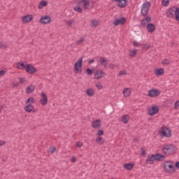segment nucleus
<instances>
[{
    "label": "nucleus",
    "mask_w": 179,
    "mask_h": 179,
    "mask_svg": "<svg viewBox=\"0 0 179 179\" xmlns=\"http://www.w3.org/2000/svg\"><path fill=\"white\" fill-rule=\"evenodd\" d=\"M98 136H101V135H104V131L103 130L100 129L97 131Z\"/></svg>",
    "instance_id": "c03bdc74"
},
{
    "label": "nucleus",
    "mask_w": 179,
    "mask_h": 179,
    "mask_svg": "<svg viewBox=\"0 0 179 179\" xmlns=\"http://www.w3.org/2000/svg\"><path fill=\"white\" fill-rule=\"evenodd\" d=\"M123 95L124 97H129L131 96V89L130 88H124L123 90Z\"/></svg>",
    "instance_id": "bb28decb"
},
{
    "label": "nucleus",
    "mask_w": 179,
    "mask_h": 179,
    "mask_svg": "<svg viewBox=\"0 0 179 179\" xmlns=\"http://www.w3.org/2000/svg\"><path fill=\"white\" fill-rule=\"evenodd\" d=\"M108 68L110 69H114L115 68V65H114V64H109V65H108Z\"/></svg>",
    "instance_id": "603ef678"
},
{
    "label": "nucleus",
    "mask_w": 179,
    "mask_h": 179,
    "mask_svg": "<svg viewBox=\"0 0 179 179\" xmlns=\"http://www.w3.org/2000/svg\"><path fill=\"white\" fill-rule=\"evenodd\" d=\"M95 142H96V143H98V145H104L106 140H104V138H103L101 136H97L95 139Z\"/></svg>",
    "instance_id": "a878e982"
},
{
    "label": "nucleus",
    "mask_w": 179,
    "mask_h": 179,
    "mask_svg": "<svg viewBox=\"0 0 179 179\" xmlns=\"http://www.w3.org/2000/svg\"><path fill=\"white\" fill-rule=\"evenodd\" d=\"M122 75H127V71L122 70L119 72L118 76H122Z\"/></svg>",
    "instance_id": "a19ab883"
},
{
    "label": "nucleus",
    "mask_w": 179,
    "mask_h": 179,
    "mask_svg": "<svg viewBox=\"0 0 179 179\" xmlns=\"http://www.w3.org/2000/svg\"><path fill=\"white\" fill-rule=\"evenodd\" d=\"M44 6H47V1H42L38 6V9H43Z\"/></svg>",
    "instance_id": "2f4dec72"
},
{
    "label": "nucleus",
    "mask_w": 179,
    "mask_h": 179,
    "mask_svg": "<svg viewBox=\"0 0 179 179\" xmlns=\"http://www.w3.org/2000/svg\"><path fill=\"white\" fill-rule=\"evenodd\" d=\"M0 48L3 49V48H6V45L0 43Z\"/></svg>",
    "instance_id": "864d4df0"
},
{
    "label": "nucleus",
    "mask_w": 179,
    "mask_h": 179,
    "mask_svg": "<svg viewBox=\"0 0 179 179\" xmlns=\"http://www.w3.org/2000/svg\"><path fill=\"white\" fill-rule=\"evenodd\" d=\"M128 121H129V117L128 115H124L122 117V122L124 124H128Z\"/></svg>",
    "instance_id": "72a5a7b5"
},
{
    "label": "nucleus",
    "mask_w": 179,
    "mask_h": 179,
    "mask_svg": "<svg viewBox=\"0 0 179 179\" xmlns=\"http://www.w3.org/2000/svg\"><path fill=\"white\" fill-rule=\"evenodd\" d=\"M33 20V15H27L22 17L23 23H30Z\"/></svg>",
    "instance_id": "ddd939ff"
},
{
    "label": "nucleus",
    "mask_w": 179,
    "mask_h": 179,
    "mask_svg": "<svg viewBox=\"0 0 179 179\" xmlns=\"http://www.w3.org/2000/svg\"><path fill=\"white\" fill-rule=\"evenodd\" d=\"M149 97H157L160 96V91L157 89H152L148 91Z\"/></svg>",
    "instance_id": "6e6552de"
},
{
    "label": "nucleus",
    "mask_w": 179,
    "mask_h": 179,
    "mask_svg": "<svg viewBox=\"0 0 179 179\" xmlns=\"http://www.w3.org/2000/svg\"><path fill=\"white\" fill-rule=\"evenodd\" d=\"M99 24H100V21H99V20H91L90 26L92 29H95Z\"/></svg>",
    "instance_id": "2eb2a0df"
},
{
    "label": "nucleus",
    "mask_w": 179,
    "mask_h": 179,
    "mask_svg": "<svg viewBox=\"0 0 179 179\" xmlns=\"http://www.w3.org/2000/svg\"><path fill=\"white\" fill-rule=\"evenodd\" d=\"M104 76H106V73L104 71H103V70H98V71H96V72L94 74V78L96 80L103 79V78H104Z\"/></svg>",
    "instance_id": "9d476101"
},
{
    "label": "nucleus",
    "mask_w": 179,
    "mask_h": 179,
    "mask_svg": "<svg viewBox=\"0 0 179 179\" xmlns=\"http://www.w3.org/2000/svg\"><path fill=\"white\" fill-rule=\"evenodd\" d=\"M174 152V146L172 145H166L162 148V153L164 155H166V156H169Z\"/></svg>",
    "instance_id": "20e7f679"
},
{
    "label": "nucleus",
    "mask_w": 179,
    "mask_h": 179,
    "mask_svg": "<svg viewBox=\"0 0 179 179\" xmlns=\"http://www.w3.org/2000/svg\"><path fill=\"white\" fill-rule=\"evenodd\" d=\"M162 64H163V65H169L170 64V59H164L162 61Z\"/></svg>",
    "instance_id": "4c0bfd02"
},
{
    "label": "nucleus",
    "mask_w": 179,
    "mask_h": 179,
    "mask_svg": "<svg viewBox=\"0 0 179 179\" xmlns=\"http://www.w3.org/2000/svg\"><path fill=\"white\" fill-rule=\"evenodd\" d=\"M93 62H94V59H91L88 62V64H93Z\"/></svg>",
    "instance_id": "680f3d73"
},
{
    "label": "nucleus",
    "mask_w": 179,
    "mask_h": 179,
    "mask_svg": "<svg viewBox=\"0 0 179 179\" xmlns=\"http://www.w3.org/2000/svg\"><path fill=\"white\" fill-rule=\"evenodd\" d=\"M86 94L89 97H93L94 96V90L90 88L86 90Z\"/></svg>",
    "instance_id": "c756f323"
},
{
    "label": "nucleus",
    "mask_w": 179,
    "mask_h": 179,
    "mask_svg": "<svg viewBox=\"0 0 179 179\" xmlns=\"http://www.w3.org/2000/svg\"><path fill=\"white\" fill-rule=\"evenodd\" d=\"M25 71L27 72V73H30L31 75H33L37 72V69H36L31 64H27Z\"/></svg>",
    "instance_id": "0eeeda50"
},
{
    "label": "nucleus",
    "mask_w": 179,
    "mask_h": 179,
    "mask_svg": "<svg viewBox=\"0 0 179 179\" xmlns=\"http://www.w3.org/2000/svg\"><path fill=\"white\" fill-rule=\"evenodd\" d=\"M118 2L119 8H125L127 6V0H115Z\"/></svg>",
    "instance_id": "412c9836"
},
{
    "label": "nucleus",
    "mask_w": 179,
    "mask_h": 179,
    "mask_svg": "<svg viewBox=\"0 0 179 179\" xmlns=\"http://www.w3.org/2000/svg\"><path fill=\"white\" fill-rule=\"evenodd\" d=\"M55 150H57V148H55V147L52 148L50 149V153L52 155V153H54Z\"/></svg>",
    "instance_id": "5fc2aeb1"
},
{
    "label": "nucleus",
    "mask_w": 179,
    "mask_h": 179,
    "mask_svg": "<svg viewBox=\"0 0 179 179\" xmlns=\"http://www.w3.org/2000/svg\"><path fill=\"white\" fill-rule=\"evenodd\" d=\"M175 166H176V169H179V162H176Z\"/></svg>",
    "instance_id": "052dcab7"
},
{
    "label": "nucleus",
    "mask_w": 179,
    "mask_h": 179,
    "mask_svg": "<svg viewBox=\"0 0 179 179\" xmlns=\"http://www.w3.org/2000/svg\"><path fill=\"white\" fill-rule=\"evenodd\" d=\"M74 10L78 12V13H82V8L80 7H75Z\"/></svg>",
    "instance_id": "37998d69"
},
{
    "label": "nucleus",
    "mask_w": 179,
    "mask_h": 179,
    "mask_svg": "<svg viewBox=\"0 0 179 179\" xmlns=\"http://www.w3.org/2000/svg\"><path fill=\"white\" fill-rule=\"evenodd\" d=\"M27 66V64H26V62H20L16 64V68L17 69H26V66Z\"/></svg>",
    "instance_id": "6ab92c4d"
},
{
    "label": "nucleus",
    "mask_w": 179,
    "mask_h": 179,
    "mask_svg": "<svg viewBox=\"0 0 179 179\" xmlns=\"http://www.w3.org/2000/svg\"><path fill=\"white\" fill-rule=\"evenodd\" d=\"M6 143V141H0V146H3Z\"/></svg>",
    "instance_id": "4d7b16f0"
},
{
    "label": "nucleus",
    "mask_w": 179,
    "mask_h": 179,
    "mask_svg": "<svg viewBox=\"0 0 179 179\" xmlns=\"http://www.w3.org/2000/svg\"><path fill=\"white\" fill-rule=\"evenodd\" d=\"M31 103H34V98L33 97L29 98L26 101V104H31Z\"/></svg>",
    "instance_id": "e433bc0d"
},
{
    "label": "nucleus",
    "mask_w": 179,
    "mask_h": 179,
    "mask_svg": "<svg viewBox=\"0 0 179 179\" xmlns=\"http://www.w3.org/2000/svg\"><path fill=\"white\" fill-rule=\"evenodd\" d=\"M143 48H145V50H149V48H150V45H149L148 43H145L143 45Z\"/></svg>",
    "instance_id": "de8ad7c7"
},
{
    "label": "nucleus",
    "mask_w": 179,
    "mask_h": 179,
    "mask_svg": "<svg viewBox=\"0 0 179 179\" xmlns=\"http://www.w3.org/2000/svg\"><path fill=\"white\" fill-rule=\"evenodd\" d=\"M19 80L20 83H24L26 82V80H24V78L20 77Z\"/></svg>",
    "instance_id": "3c124183"
},
{
    "label": "nucleus",
    "mask_w": 179,
    "mask_h": 179,
    "mask_svg": "<svg viewBox=\"0 0 179 179\" xmlns=\"http://www.w3.org/2000/svg\"><path fill=\"white\" fill-rule=\"evenodd\" d=\"M41 99H40L39 102L41 103L42 106H47L48 103V98L47 95L44 92L41 93Z\"/></svg>",
    "instance_id": "1a4fd4ad"
},
{
    "label": "nucleus",
    "mask_w": 179,
    "mask_h": 179,
    "mask_svg": "<svg viewBox=\"0 0 179 179\" xmlns=\"http://www.w3.org/2000/svg\"><path fill=\"white\" fill-rule=\"evenodd\" d=\"M99 63L102 65V66H107V58L104 57H99Z\"/></svg>",
    "instance_id": "4be33fe9"
},
{
    "label": "nucleus",
    "mask_w": 179,
    "mask_h": 179,
    "mask_svg": "<svg viewBox=\"0 0 179 179\" xmlns=\"http://www.w3.org/2000/svg\"><path fill=\"white\" fill-rule=\"evenodd\" d=\"M155 155L152 154L151 156H148L146 159V163L148 164H153V162H155Z\"/></svg>",
    "instance_id": "cd10ccee"
},
{
    "label": "nucleus",
    "mask_w": 179,
    "mask_h": 179,
    "mask_svg": "<svg viewBox=\"0 0 179 179\" xmlns=\"http://www.w3.org/2000/svg\"><path fill=\"white\" fill-rule=\"evenodd\" d=\"M75 23V20H70L66 22V24L69 27H72V25Z\"/></svg>",
    "instance_id": "f704fd0d"
},
{
    "label": "nucleus",
    "mask_w": 179,
    "mask_h": 179,
    "mask_svg": "<svg viewBox=\"0 0 179 179\" xmlns=\"http://www.w3.org/2000/svg\"><path fill=\"white\" fill-rule=\"evenodd\" d=\"M179 108V101H177L176 103H175V109L176 110H178Z\"/></svg>",
    "instance_id": "09e8293b"
},
{
    "label": "nucleus",
    "mask_w": 179,
    "mask_h": 179,
    "mask_svg": "<svg viewBox=\"0 0 179 179\" xmlns=\"http://www.w3.org/2000/svg\"><path fill=\"white\" fill-rule=\"evenodd\" d=\"M142 155L143 156H146V152H145L143 149H142Z\"/></svg>",
    "instance_id": "bf43d9fd"
},
{
    "label": "nucleus",
    "mask_w": 179,
    "mask_h": 179,
    "mask_svg": "<svg viewBox=\"0 0 179 179\" xmlns=\"http://www.w3.org/2000/svg\"><path fill=\"white\" fill-rule=\"evenodd\" d=\"M83 64V57H81L78 59V62L74 64L75 73H82V65Z\"/></svg>",
    "instance_id": "f03ea898"
},
{
    "label": "nucleus",
    "mask_w": 179,
    "mask_h": 179,
    "mask_svg": "<svg viewBox=\"0 0 179 179\" xmlns=\"http://www.w3.org/2000/svg\"><path fill=\"white\" fill-rule=\"evenodd\" d=\"M39 22L42 24H50L52 22V19L50 15H44L40 18Z\"/></svg>",
    "instance_id": "423d86ee"
},
{
    "label": "nucleus",
    "mask_w": 179,
    "mask_h": 179,
    "mask_svg": "<svg viewBox=\"0 0 179 179\" xmlns=\"http://www.w3.org/2000/svg\"><path fill=\"white\" fill-rule=\"evenodd\" d=\"M96 87H97L98 90H102L103 89V85H101V83H98L95 85Z\"/></svg>",
    "instance_id": "58836bf2"
},
{
    "label": "nucleus",
    "mask_w": 179,
    "mask_h": 179,
    "mask_svg": "<svg viewBox=\"0 0 179 179\" xmlns=\"http://www.w3.org/2000/svg\"><path fill=\"white\" fill-rule=\"evenodd\" d=\"M175 19H176V20L178 22H179V8H178V9L176 10V14L175 15Z\"/></svg>",
    "instance_id": "ea45409f"
},
{
    "label": "nucleus",
    "mask_w": 179,
    "mask_h": 179,
    "mask_svg": "<svg viewBox=\"0 0 179 179\" xmlns=\"http://www.w3.org/2000/svg\"><path fill=\"white\" fill-rule=\"evenodd\" d=\"M85 41V38H80L76 42V44L77 45H80V44H82V43H83Z\"/></svg>",
    "instance_id": "c9c22d12"
},
{
    "label": "nucleus",
    "mask_w": 179,
    "mask_h": 179,
    "mask_svg": "<svg viewBox=\"0 0 179 179\" xmlns=\"http://www.w3.org/2000/svg\"><path fill=\"white\" fill-rule=\"evenodd\" d=\"M71 162H72V163H75V162H76V157H73L71 158Z\"/></svg>",
    "instance_id": "13d9d810"
},
{
    "label": "nucleus",
    "mask_w": 179,
    "mask_h": 179,
    "mask_svg": "<svg viewBox=\"0 0 179 179\" xmlns=\"http://www.w3.org/2000/svg\"><path fill=\"white\" fill-rule=\"evenodd\" d=\"M159 132L162 138H171V130L167 127H162Z\"/></svg>",
    "instance_id": "f257e3e1"
},
{
    "label": "nucleus",
    "mask_w": 179,
    "mask_h": 179,
    "mask_svg": "<svg viewBox=\"0 0 179 179\" xmlns=\"http://www.w3.org/2000/svg\"><path fill=\"white\" fill-rule=\"evenodd\" d=\"M125 17H122L120 19L115 20L113 22L114 26H119V24H124L125 23Z\"/></svg>",
    "instance_id": "a211bd4d"
},
{
    "label": "nucleus",
    "mask_w": 179,
    "mask_h": 179,
    "mask_svg": "<svg viewBox=\"0 0 179 179\" xmlns=\"http://www.w3.org/2000/svg\"><path fill=\"white\" fill-rule=\"evenodd\" d=\"M147 30L148 33H153L156 30V27L152 23L148 24Z\"/></svg>",
    "instance_id": "aec40b11"
},
{
    "label": "nucleus",
    "mask_w": 179,
    "mask_h": 179,
    "mask_svg": "<svg viewBox=\"0 0 179 179\" xmlns=\"http://www.w3.org/2000/svg\"><path fill=\"white\" fill-rule=\"evenodd\" d=\"M80 5L83 6L84 9H89V5H90V1L89 0H81L79 2Z\"/></svg>",
    "instance_id": "4468645a"
},
{
    "label": "nucleus",
    "mask_w": 179,
    "mask_h": 179,
    "mask_svg": "<svg viewBox=\"0 0 179 179\" xmlns=\"http://www.w3.org/2000/svg\"><path fill=\"white\" fill-rule=\"evenodd\" d=\"M111 179H114V178H111Z\"/></svg>",
    "instance_id": "338daca9"
},
{
    "label": "nucleus",
    "mask_w": 179,
    "mask_h": 179,
    "mask_svg": "<svg viewBox=\"0 0 179 179\" xmlns=\"http://www.w3.org/2000/svg\"><path fill=\"white\" fill-rule=\"evenodd\" d=\"M137 52H138V50H131L129 53V57H131V58H134V57L136 55Z\"/></svg>",
    "instance_id": "473e14b6"
},
{
    "label": "nucleus",
    "mask_w": 179,
    "mask_h": 179,
    "mask_svg": "<svg viewBox=\"0 0 179 179\" xmlns=\"http://www.w3.org/2000/svg\"><path fill=\"white\" fill-rule=\"evenodd\" d=\"M162 5L163 6H169V0H163Z\"/></svg>",
    "instance_id": "79ce46f5"
},
{
    "label": "nucleus",
    "mask_w": 179,
    "mask_h": 179,
    "mask_svg": "<svg viewBox=\"0 0 179 179\" xmlns=\"http://www.w3.org/2000/svg\"><path fill=\"white\" fill-rule=\"evenodd\" d=\"M76 146L77 148H82V146H83V143L77 142V143H76Z\"/></svg>",
    "instance_id": "a18cd8bd"
},
{
    "label": "nucleus",
    "mask_w": 179,
    "mask_h": 179,
    "mask_svg": "<svg viewBox=\"0 0 179 179\" xmlns=\"http://www.w3.org/2000/svg\"><path fill=\"white\" fill-rule=\"evenodd\" d=\"M92 128H95L96 129L100 128L101 127V120H94L92 124Z\"/></svg>",
    "instance_id": "dca6fc26"
},
{
    "label": "nucleus",
    "mask_w": 179,
    "mask_h": 179,
    "mask_svg": "<svg viewBox=\"0 0 179 179\" xmlns=\"http://www.w3.org/2000/svg\"><path fill=\"white\" fill-rule=\"evenodd\" d=\"M159 113V108L157 106H152L148 109L150 115H155Z\"/></svg>",
    "instance_id": "9b49d317"
},
{
    "label": "nucleus",
    "mask_w": 179,
    "mask_h": 179,
    "mask_svg": "<svg viewBox=\"0 0 179 179\" xmlns=\"http://www.w3.org/2000/svg\"><path fill=\"white\" fill-rule=\"evenodd\" d=\"M16 86H18L17 84H14V87H16Z\"/></svg>",
    "instance_id": "0e129e2a"
},
{
    "label": "nucleus",
    "mask_w": 179,
    "mask_h": 179,
    "mask_svg": "<svg viewBox=\"0 0 179 179\" xmlns=\"http://www.w3.org/2000/svg\"><path fill=\"white\" fill-rule=\"evenodd\" d=\"M164 69H155V75H156V76H162V75H164Z\"/></svg>",
    "instance_id": "c85d7f7f"
},
{
    "label": "nucleus",
    "mask_w": 179,
    "mask_h": 179,
    "mask_svg": "<svg viewBox=\"0 0 179 179\" xmlns=\"http://www.w3.org/2000/svg\"><path fill=\"white\" fill-rule=\"evenodd\" d=\"M154 158L157 162H162V160H164V159H166V157L162 155V154H157L154 155Z\"/></svg>",
    "instance_id": "b1692460"
},
{
    "label": "nucleus",
    "mask_w": 179,
    "mask_h": 179,
    "mask_svg": "<svg viewBox=\"0 0 179 179\" xmlns=\"http://www.w3.org/2000/svg\"><path fill=\"white\" fill-rule=\"evenodd\" d=\"M32 111H33V113H37V109H34V110L33 109Z\"/></svg>",
    "instance_id": "e2e57ef3"
},
{
    "label": "nucleus",
    "mask_w": 179,
    "mask_h": 179,
    "mask_svg": "<svg viewBox=\"0 0 179 179\" xmlns=\"http://www.w3.org/2000/svg\"><path fill=\"white\" fill-rule=\"evenodd\" d=\"M34 89H36V87L33 85H30L27 87L26 93L27 94H30V93H33L34 92Z\"/></svg>",
    "instance_id": "5701e85b"
},
{
    "label": "nucleus",
    "mask_w": 179,
    "mask_h": 179,
    "mask_svg": "<svg viewBox=\"0 0 179 179\" xmlns=\"http://www.w3.org/2000/svg\"><path fill=\"white\" fill-rule=\"evenodd\" d=\"M178 8L176 7V6H173V7H171L169 8V15H171V17H176V15L177 13V9Z\"/></svg>",
    "instance_id": "f8f14e48"
},
{
    "label": "nucleus",
    "mask_w": 179,
    "mask_h": 179,
    "mask_svg": "<svg viewBox=\"0 0 179 179\" xmlns=\"http://www.w3.org/2000/svg\"><path fill=\"white\" fill-rule=\"evenodd\" d=\"M86 72L87 75H92L93 73V71H92L90 69H87Z\"/></svg>",
    "instance_id": "49530a36"
},
{
    "label": "nucleus",
    "mask_w": 179,
    "mask_h": 179,
    "mask_svg": "<svg viewBox=\"0 0 179 179\" xmlns=\"http://www.w3.org/2000/svg\"><path fill=\"white\" fill-rule=\"evenodd\" d=\"M164 169L166 173H171L174 171V166H173V162L171 161H165L164 163Z\"/></svg>",
    "instance_id": "7ed1b4c3"
},
{
    "label": "nucleus",
    "mask_w": 179,
    "mask_h": 179,
    "mask_svg": "<svg viewBox=\"0 0 179 179\" xmlns=\"http://www.w3.org/2000/svg\"><path fill=\"white\" fill-rule=\"evenodd\" d=\"M2 110V108H1V106H0V111Z\"/></svg>",
    "instance_id": "69168bd1"
},
{
    "label": "nucleus",
    "mask_w": 179,
    "mask_h": 179,
    "mask_svg": "<svg viewBox=\"0 0 179 179\" xmlns=\"http://www.w3.org/2000/svg\"><path fill=\"white\" fill-rule=\"evenodd\" d=\"M124 169H126V170H132L134 169V164H125L123 165Z\"/></svg>",
    "instance_id": "7c9ffc66"
},
{
    "label": "nucleus",
    "mask_w": 179,
    "mask_h": 179,
    "mask_svg": "<svg viewBox=\"0 0 179 179\" xmlns=\"http://www.w3.org/2000/svg\"><path fill=\"white\" fill-rule=\"evenodd\" d=\"M5 76V70H1L0 76Z\"/></svg>",
    "instance_id": "6e6d98bb"
},
{
    "label": "nucleus",
    "mask_w": 179,
    "mask_h": 179,
    "mask_svg": "<svg viewBox=\"0 0 179 179\" xmlns=\"http://www.w3.org/2000/svg\"><path fill=\"white\" fill-rule=\"evenodd\" d=\"M150 22H152V17H150V16L146 17L141 21L142 27H145V26H146V24Z\"/></svg>",
    "instance_id": "f3484780"
},
{
    "label": "nucleus",
    "mask_w": 179,
    "mask_h": 179,
    "mask_svg": "<svg viewBox=\"0 0 179 179\" xmlns=\"http://www.w3.org/2000/svg\"><path fill=\"white\" fill-rule=\"evenodd\" d=\"M149 8H150V2L146 1L143 3L141 8V15L143 16H147L148 13H149Z\"/></svg>",
    "instance_id": "39448f33"
},
{
    "label": "nucleus",
    "mask_w": 179,
    "mask_h": 179,
    "mask_svg": "<svg viewBox=\"0 0 179 179\" xmlns=\"http://www.w3.org/2000/svg\"><path fill=\"white\" fill-rule=\"evenodd\" d=\"M133 45H134V47H139V45H140L139 42L133 41Z\"/></svg>",
    "instance_id": "8fccbe9b"
},
{
    "label": "nucleus",
    "mask_w": 179,
    "mask_h": 179,
    "mask_svg": "<svg viewBox=\"0 0 179 179\" xmlns=\"http://www.w3.org/2000/svg\"><path fill=\"white\" fill-rule=\"evenodd\" d=\"M24 111L27 113H31L34 110V106L31 103H29L27 106L24 108Z\"/></svg>",
    "instance_id": "393cba45"
}]
</instances>
